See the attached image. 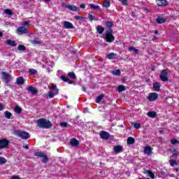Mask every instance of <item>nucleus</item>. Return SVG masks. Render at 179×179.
I'll list each match as a JSON object with an SVG mask.
<instances>
[{
	"mask_svg": "<svg viewBox=\"0 0 179 179\" xmlns=\"http://www.w3.org/2000/svg\"><path fill=\"white\" fill-rule=\"evenodd\" d=\"M34 156H36L38 159L41 157L42 159V163H45V153L41 152H35Z\"/></svg>",
	"mask_w": 179,
	"mask_h": 179,
	"instance_id": "7",
	"label": "nucleus"
},
{
	"mask_svg": "<svg viewBox=\"0 0 179 179\" xmlns=\"http://www.w3.org/2000/svg\"><path fill=\"white\" fill-rule=\"evenodd\" d=\"M2 110H3V105L0 103V111H2Z\"/></svg>",
	"mask_w": 179,
	"mask_h": 179,
	"instance_id": "55",
	"label": "nucleus"
},
{
	"mask_svg": "<svg viewBox=\"0 0 179 179\" xmlns=\"http://www.w3.org/2000/svg\"><path fill=\"white\" fill-rule=\"evenodd\" d=\"M166 20H167L163 17H158L156 20V22L158 23V24H162L163 23H166Z\"/></svg>",
	"mask_w": 179,
	"mask_h": 179,
	"instance_id": "24",
	"label": "nucleus"
},
{
	"mask_svg": "<svg viewBox=\"0 0 179 179\" xmlns=\"http://www.w3.org/2000/svg\"><path fill=\"white\" fill-rule=\"evenodd\" d=\"M6 44H8V45H10L11 47H16V45H17V43H16L15 41H12L10 39L6 41Z\"/></svg>",
	"mask_w": 179,
	"mask_h": 179,
	"instance_id": "25",
	"label": "nucleus"
},
{
	"mask_svg": "<svg viewBox=\"0 0 179 179\" xmlns=\"http://www.w3.org/2000/svg\"><path fill=\"white\" fill-rule=\"evenodd\" d=\"M6 163V159L0 157V164H5Z\"/></svg>",
	"mask_w": 179,
	"mask_h": 179,
	"instance_id": "48",
	"label": "nucleus"
},
{
	"mask_svg": "<svg viewBox=\"0 0 179 179\" xmlns=\"http://www.w3.org/2000/svg\"><path fill=\"white\" fill-rule=\"evenodd\" d=\"M67 76H69V78L71 79H73V80H76L77 79L76 74H75L74 72H69L67 73Z\"/></svg>",
	"mask_w": 179,
	"mask_h": 179,
	"instance_id": "26",
	"label": "nucleus"
},
{
	"mask_svg": "<svg viewBox=\"0 0 179 179\" xmlns=\"http://www.w3.org/2000/svg\"><path fill=\"white\" fill-rule=\"evenodd\" d=\"M83 92H87V91H86V87H83Z\"/></svg>",
	"mask_w": 179,
	"mask_h": 179,
	"instance_id": "57",
	"label": "nucleus"
},
{
	"mask_svg": "<svg viewBox=\"0 0 179 179\" xmlns=\"http://www.w3.org/2000/svg\"><path fill=\"white\" fill-rule=\"evenodd\" d=\"M9 147V140L6 138H2L0 140V150L2 149H6Z\"/></svg>",
	"mask_w": 179,
	"mask_h": 179,
	"instance_id": "5",
	"label": "nucleus"
},
{
	"mask_svg": "<svg viewBox=\"0 0 179 179\" xmlns=\"http://www.w3.org/2000/svg\"><path fill=\"white\" fill-rule=\"evenodd\" d=\"M2 78L3 79H4V80H6L8 83V82H9L10 79V75H9V73H6V72H3L2 73Z\"/></svg>",
	"mask_w": 179,
	"mask_h": 179,
	"instance_id": "22",
	"label": "nucleus"
},
{
	"mask_svg": "<svg viewBox=\"0 0 179 179\" xmlns=\"http://www.w3.org/2000/svg\"><path fill=\"white\" fill-rule=\"evenodd\" d=\"M169 163H170V165L171 166V167H174V166H178V164L177 161H176L174 159H170Z\"/></svg>",
	"mask_w": 179,
	"mask_h": 179,
	"instance_id": "37",
	"label": "nucleus"
},
{
	"mask_svg": "<svg viewBox=\"0 0 179 179\" xmlns=\"http://www.w3.org/2000/svg\"><path fill=\"white\" fill-rule=\"evenodd\" d=\"M113 150L115 153L118 154V153H121L122 152V146L118 145H115L113 148Z\"/></svg>",
	"mask_w": 179,
	"mask_h": 179,
	"instance_id": "23",
	"label": "nucleus"
},
{
	"mask_svg": "<svg viewBox=\"0 0 179 179\" xmlns=\"http://www.w3.org/2000/svg\"><path fill=\"white\" fill-rule=\"evenodd\" d=\"M31 44H34V45H37V44H40V41H37L36 39H34L32 41H31Z\"/></svg>",
	"mask_w": 179,
	"mask_h": 179,
	"instance_id": "49",
	"label": "nucleus"
},
{
	"mask_svg": "<svg viewBox=\"0 0 179 179\" xmlns=\"http://www.w3.org/2000/svg\"><path fill=\"white\" fill-rule=\"evenodd\" d=\"M103 6H104V8H110V6H111V2L106 0L103 1Z\"/></svg>",
	"mask_w": 179,
	"mask_h": 179,
	"instance_id": "35",
	"label": "nucleus"
},
{
	"mask_svg": "<svg viewBox=\"0 0 179 179\" xmlns=\"http://www.w3.org/2000/svg\"><path fill=\"white\" fill-rule=\"evenodd\" d=\"M147 115L150 117V118H155L157 116V113L155 111H150L147 113Z\"/></svg>",
	"mask_w": 179,
	"mask_h": 179,
	"instance_id": "29",
	"label": "nucleus"
},
{
	"mask_svg": "<svg viewBox=\"0 0 179 179\" xmlns=\"http://www.w3.org/2000/svg\"><path fill=\"white\" fill-rule=\"evenodd\" d=\"M135 143V138L134 137H129L127 138V145H134Z\"/></svg>",
	"mask_w": 179,
	"mask_h": 179,
	"instance_id": "31",
	"label": "nucleus"
},
{
	"mask_svg": "<svg viewBox=\"0 0 179 179\" xmlns=\"http://www.w3.org/2000/svg\"><path fill=\"white\" fill-rule=\"evenodd\" d=\"M134 127L136 128V129H140V128H142V124L141 123L135 122L134 124Z\"/></svg>",
	"mask_w": 179,
	"mask_h": 179,
	"instance_id": "43",
	"label": "nucleus"
},
{
	"mask_svg": "<svg viewBox=\"0 0 179 179\" xmlns=\"http://www.w3.org/2000/svg\"><path fill=\"white\" fill-rule=\"evenodd\" d=\"M120 128H124V125H122V124H120Z\"/></svg>",
	"mask_w": 179,
	"mask_h": 179,
	"instance_id": "62",
	"label": "nucleus"
},
{
	"mask_svg": "<svg viewBox=\"0 0 179 179\" xmlns=\"http://www.w3.org/2000/svg\"><path fill=\"white\" fill-rule=\"evenodd\" d=\"M29 29H30V21H24L22 26L19 27L16 29L17 34H27L29 33Z\"/></svg>",
	"mask_w": 179,
	"mask_h": 179,
	"instance_id": "2",
	"label": "nucleus"
},
{
	"mask_svg": "<svg viewBox=\"0 0 179 179\" xmlns=\"http://www.w3.org/2000/svg\"><path fill=\"white\" fill-rule=\"evenodd\" d=\"M4 13H6V15H9L10 16H12V15H13V12H12L10 9L4 10Z\"/></svg>",
	"mask_w": 179,
	"mask_h": 179,
	"instance_id": "44",
	"label": "nucleus"
},
{
	"mask_svg": "<svg viewBox=\"0 0 179 179\" xmlns=\"http://www.w3.org/2000/svg\"><path fill=\"white\" fill-rule=\"evenodd\" d=\"M122 5H128V0H122Z\"/></svg>",
	"mask_w": 179,
	"mask_h": 179,
	"instance_id": "52",
	"label": "nucleus"
},
{
	"mask_svg": "<svg viewBox=\"0 0 179 179\" xmlns=\"http://www.w3.org/2000/svg\"><path fill=\"white\" fill-rule=\"evenodd\" d=\"M145 174H148L152 179L155 178V173L150 170H145Z\"/></svg>",
	"mask_w": 179,
	"mask_h": 179,
	"instance_id": "32",
	"label": "nucleus"
},
{
	"mask_svg": "<svg viewBox=\"0 0 179 179\" xmlns=\"http://www.w3.org/2000/svg\"><path fill=\"white\" fill-rule=\"evenodd\" d=\"M175 171H176V173H178V171H179L178 168H176V169H175Z\"/></svg>",
	"mask_w": 179,
	"mask_h": 179,
	"instance_id": "61",
	"label": "nucleus"
},
{
	"mask_svg": "<svg viewBox=\"0 0 179 179\" xmlns=\"http://www.w3.org/2000/svg\"><path fill=\"white\" fill-rule=\"evenodd\" d=\"M4 117H6V118H7L8 120H10V117H12V113L10 112L7 110L4 112Z\"/></svg>",
	"mask_w": 179,
	"mask_h": 179,
	"instance_id": "36",
	"label": "nucleus"
},
{
	"mask_svg": "<svg viewBox=\"0 0 179 179\" xmlns=\"http://www.w3.org/2000/svg\"><path fill=\"white\" fill-rule=\"evenodd\" d=\"M152 150L153 148L150 145H147L144 148V153L145 155H148V156H150L152 153H153Z\"/></svg>",
	"mask_w": 179,
	"mask_h": 179,
	"instance_id": "13",
	"label": "nucleus"
},
{
	"mask_svg": "<svg viewBox=\"0 0 179 179\" xmlns=\"http://www.w3.org/2000/svg\"><path fill=\"white\" fill-rule=\"evenodd\" d=\"M29 72L30 75H36V73H37V70H36L34 69H29Z\"/></svg>",
	"mask_w": 179,
	"mask_h": 179,
	"instance_id": "45",
	"label": "nucleus"
},
{
	"mask_svg": "<svg viewBox=\"0 0 179 179\" xmlns=\"http://www.w3.org/2000/svg\"><path fill=\"white\" fill-rule=\"evenodd\" d=\"M167 75H169L167 70L163 69L159 75V79H161L163 82L169 81V77H167Z\"/></svg>",
	"mask_w": 179,
	"mask_h": 179,
	"instance_id": "6",
	"label": "nucleus"
},
{
	"mask_svg": "<svg viewBox=\"0 0 179 179\" xmlns=\"http://www.w3.org/2000/svg\"><path fill=\"white\" fill-rule=\"evenodd\" d=\"M63 29H75V26L69 21H64L63 22Z\"/></svg>",
	"mask_w": 179,
	"mask_h": 179,
	"instance_id": "12",
	"label": "nucleus"
},
{
	"mask_svg": "<svg viewBox=\"0 0 179 179\" xmlns=\"http://www.w3.org/2000/svg\"><path fill=\"white\" fill-rule=\"evenodd\" d=\"M59 125L62 128H66V127H68V123L66 122H61Z\"/></svg>",
	"mask_w": 179,
	"mask_h": 179,
	"instance_id": "46",
	"label": "nucleus"
},
{
	"mask_svg": "<svg viewBox=\"0 0 179 179\" xmlns=\"http://www.w3.org/2000/svg\"><path fill=\"white\" fill-rule=\"evenodd\" d=\"M51 0H45V2H50Z\"/></svg>",
	"mask_w": 179,
	"mask_h": 179,
	"instance_id": "63",
	"label": "nucleus"
},
{
	"mask_svg": "<svg viewBox=\"0 0 179 179\" xmlns=\"http://www.w3.org/2000/svg\"><path fill=\"white\" fill-rule=\"evenodd\" d=\"M171 145H179V141L177 138H172L171 139Z\"/></svg>",
	"mask_w": 179,
	"mask_h": 179,
	"instance_id": "40",
	"label": "nucleus"
},
{
	"mask_svg": "<svg viewBox=\"0 0 179 179\" xmlns=\"http://www.w3.org/2000/svg\"><path fill=\"white\" fill-rule=\"evenodd\" d=\"M49 92L46 95L47 99H54L55 96H57L59 92L58 87H57V85L52 83L48 85Z\"/></svg>",
	"mask_w": 179,
	"mask_h": 179,
	"instance_id": "1",
	"label": "nucleus"
},
{
	"mask_svg": "<svg viewBox=\"0 0 179 179\" xmlns=\"http://www.w3.org/2000/svg\"><path fill=\"white\" fill-rule=\"evenodd\" d=\"M127 90V87H125V85H120L117 87V92L118 93H121L122 92H125Z\"/></svg>",
	"mask_w": 179,
	"mask_h": 179,
	"instance_id": "27",
	"label": "nucleus"
},
{
	"mask_svg": "<svg viewBox=\"0 0 179 179\" xmlns=\"http://www.w3.org/2000/svg\"><path fill=\"white\" fill-rule=\"evenodd\" d=\"M80 8H81V9H85V8H86V5L82 3V4H80Z\"/></svg>",
	"mask_w": 179,
	"mask_h": 179,
	"instance_id": "54",
	"label": "nucleus"
},
{
	"mask_svg": "<svg viewBox=\"0 0 179 179\" xmlns=\"http://www.w3.org/2000/svg\"><path fill=\"white\" fill-rule=\"evenodd\" d=\"M106 58L108 59H117L118 58V54L114 52L107 54Z\"/></svg>",
	"mask_w": 179,
	"mask_h": 179,
	"instance_id": "16",
	"label": "nucleus"
},
{
	"mask_svg": "<svg viewBox=\"0 0 179 179\" xmlns=\"http://www.w3.org/2000/svg\"><path fill=\"white\" fill-rule=\"evenodd\" d=\"M99 135H100L101 139H103L105 141L110 139V135L107 131H102L100 132Z\"/></svg>",
	"mask_w": 179,
	"mask_h": 179,
	"instance_id": "11",
	"label": "nucleus"
},
{
	"mask_svg": "<svg viewBox=\"0 0 179 179\" xmlns=\"http://www.w3.org/2000/svg\"><path fill=\"white\" fill-rule=\"evenodd\" d=\"M178 101H179V99H178Z\"/></svg>",
	"mask_w": 179,
	"mask_h": 179,
	"instance_id": "64",
	"label": "nucleus"
},
{
	"mask_svg": "<svg viewBox=\"0 0 179 179\" xmlns=\"http://www.w3.org/2000/svg\"><path fill=\"white\" fill-rule=\"evenodd\" d=\"M168 152L169 153H172L171 157H177V156H178V154H179L178 150L176 148L169 149Z\"/></svg>",
	"mask_w": 179,
	"mask_h": 179,
	"instance_id": "14",
	"label": "nucleus"
},
{
	"mask_svg": "<svg viewBox=\"0 0 179 179\" xmlns=\"http://www.w3.org/2000/svg\"><path fill=\"white\" fill-rule=\"evenodd\" d=\"M103 98H104V94H101L99 96H97L96 103H100V101H101V100H103Z\"/></svg>",
	"mask_w": 179,
	"mask_h": 179,
	"instance_id": "38",
	"label": "nucleus"
},
{
	"mask_svg": "<svg viewBox=\"0 0 179 179\" xmlns=\"http://www.w3.org/2000/svg\"><path fill=\"white\" fill-rule=\"evenodd\" d=\"M75 19H76V20H81V19H83V17H82L81 16H79V15H76Z\"/></svg>",
	"mask_w": 179,
	"mask_h": 179,
	"instance_id": "51",
	"label": "nucleus"
},
{
	"mask_svg": "<svg viewBox=\"0 0 179 179\" xmlns=\"http://www.w3.org/2000/svg\"><path fill=\"white\" fill-rule=\"evenodd\" d=\"M65 8H68V9H69V10H73V12L79 11V8L78 7H76V6L66 5Z\"/></svg>",
	"mask_w": 179,
	"mask_h": 179,
	"instance_id": "19",
	"label": "nucleus"
},
{
	"mask_svg": "<svg viewBox=\"0 0 179 179\" xmlns=\"http://www.w3.org/2000/svg\"><path fill=\"white\" fill-rule=\"evenodd\" d=\"M106 26L108 28V30H106V31H113V27H114V23L113 22V21L106 22Z\"/></svg>",
	"mask_w": 179,
	"mask_h": 179,
	"instance_id": "15",
	"label": "nucleus"
},
{
	"mask_svg": "<svg viewBox=\"0 0 179 179\" xmlns=\"http://www.w3.org/2000/svg\"><path fill=\"white\" fill-rule=\"evenodd\" d=\"M38 128H45V118H41L36 120Z\"/></svg>",
	"mask_w": 179,
	"mask_h": 179,
	"instance_id": "10",
	"label": "nucleus"
},
{
	"mask_svg": "<svg viewBox=\"0 0 179 179\" xmlns=\"http://www.w3.org/2000/svg\"><path fill=\"white\" fill-rule=\"evenodd\" d=\"M90 6L92 9H94V10H97L99 9H100V6H96L94 3H90Z\"/></svg>",
	"mask_w": 179,
	"mask_h": 179,
	"instance_id": "39",
	"label": "nucleus"
},
{
	"mask_svg": "<svg viewBox=\"0 0 179 179\" xmlns=\"http://www.w3.org/2000/svg\"><path fill=\"white\" fill-rule=\"evenodd\" d=\"M17 50L19 51H26V46L23 45H19L17 47Z\"/></svg>",
	"mask_w": 179,
	"mask_h": 179,
	"instance_id": "42",
	"label": "nucleus"
},
{
	"mask_svg": "<svg viewBox=\"0 0 179 179\" xmlns=\"http://www.w3.org/2000/svg\"><path fill=\"white\" fill-rule=\"evenodd\" d=\"M60 79H61V80H62L63 82H66L69 85H76V83H75L74 80H71L69 79V78H68L67 76H61Z\"/></svg>",
	"mask_w": 179,
	"mask_h": 179,
	"instance_id": "9",
	"label": "nucleus"
},
{
	"mask_svg": "<svg viewBox=\"0 0 179 179\" xmlns=\"http://www.w3.org/2000/svg\"><path fill=\"white\" fill-rule=\"evenodd\" d=\"M155 34H159V31L155 30Z\"/></svg>",
	"mask_w": 179,
	"mask_h": 179,
	"instance_id": "60",
	"label": "nucleus"
},
{
	"mask_svg": "<svg viewBox=\"0 0 179 179\" xmlns=\"http://www.w3.org/2000/svg\"><path fill=\"white\" fill-rule=\"evenodd\" d=\"M15 135L18 136V138H21V139L27 140L30 138V134L27 131H22L20 130H15L14 131Z\"/></svg>",
	"mask_w": 179,
	"mask_h": 179,
	"instance_id": "3",
	"label": "nucleus"
},
{
	"mask_svg": "<svg viewBox=\"0 0 179 179\" xmlns=\"http://www.w3.org/2000/svg\"><path fill=\"white\" fill-rule=\"evenodd\" d=\"M17 85H23L24 83V78L22 76L17 78Z\"/></svg>",
	"mask_w": 179,
	"mask_h": 179,
	"instance_id": "30",
	"label": "nucleus"
},
{
	"mask_svg": "<svg viewBox=\"0 0 179 179\" xmlns=\"http://www.w3.org/2000/svg\"><path fill=\"white\" fill-rule=\"evenodd\" d=\"M158 6H167L169 5V1L167 0H157Z\"/></svg>",
	"mask_w": 179,
	"mask_h": 179,
	"instance_id": "17",
	"label": "nucleus"
},
{
	"mask_svg": "<svg viewBox=\"0 0 179 179\" xmlns=\"http://www.w3.org/2000/svg\"><path fill=\"white\" fill-rule=\"evenodd\" d=\"M15 113L16 114H22V108H20L19 106H16L14 108Z\"/></svg>",
	"mask_w": 179,
	"mask_h": 179,
	"instance_id": "34",
	"label": "nucleus"
},
{
	"mask_svg": "<svg viewBox=\"0 0 179 179\" xmlns=\"http://www.w3.org/2000/svg\"><path fill=\"white\" fill-rule=\"evenodd\" d=\"M105 40L106 43H113L115 40V37L113 35V31H106Z\"/></svg>",
	"mask_w": 179,
	"mask_h": 179,
	"instance_id": "4",
	"label": "nucleus"
},
{
	"mask_svg": "<svg viewBox=\"0 0 179 179\" xmlns=\"http://www.w3.org/2000/svg\"><path fill=\"white\" fill-rule=\"evenodd\" d=\"M11 179H20V177H19L17 176H13L11 177Z\"/></svg>",
	"mask_w": 179,
	"mask_h": 179,
	"instance_id": "53",
	"label": "nucleus"
},
{
	"mask_svg": "<svg viewBox=\"0 0 179 179\" xmlns=\"http://www.w3.org/2000/svg\"><path fill=\"white\" fill-rule=\"evenodd\" d=\"M70 145L71 146H72L73 148H75L76 146H78V145H79V141H78L76 138H71L70 141Z\"/></svg>",
	"mask_w": 179,
	"mask_h": 179,
	"instance_id": "18",
	"label": "nucleus"
},
{
	"mask_svg": "<svg viewBox=\"0 0 179 179\" xmlns=\"http://www.w3.org/2000/svg\"><path fill=\"white\" fill-rule=\"evenodd\" d=\"M113 75H115L116 76H120L121 75V71L120 69L115 70L113 72Z\"/></svg>",
	"mask_w": 179,
	"mask_h": 179,
	"instance_id": "47",
	"label": "nucleus"
},
{
	"mask_svg": "<svg viewBox=\"0 0 179 179\" xmlns=\"http://www.w3.org/2000/svg\"><path fill=\"white\" fill-rule=\"evenodd\" d=\"M27 90H28V92H30V93H31V94H37V93H38V91H37L36 87H34L33 86H29L27 88Z\"/></svg>",
	"mask_w": 179,
	"mask_h": 179,
	"instance_id": "21",
	"label": "nucleus"
},
{
	"mask_svg": "<svg viewBox=\"0 0 179 179\" xmlns=\"http://www.w3.org/2000/svg\"><path fill=\"white\" fill-rule=\"evenodd\" d=\"M24 149H29V147L27 145H23Z\"/></svg>",
	"mask_w": 179,
	"mask_h": 179,
	"instance_id": "58",
	"label": "nucleus"
},
{
	"mask_svg": "<svg viewBox=\"0 0 179 179\" xmlns=\"http://www.w3.org/2000/svg\"><path fill=\"white\" fill-rule=\"evenodd\" d=\"M49 161H50V159H48V157H47V155H45V163H48Z\"/></svg>",
	"mask_w": 179,
	"mask_h": 179,
	"instance_id": "56",
	"label": "nucleus"
},
{
	"mask_svg": "<svg viewBox=\"0 0 179 179\" xmlns=\"http://www.w3.org/2000/svg\"><path fill=\"white\" fill-rule=\"evenodd\" d=\"M153 89L155 92H160V87H162V85L160 83L156 82L152 84Z\"/></svg>",
	"mask_w": 179,
	"mask_h": 179,
	"instance_id": "20",
	"label": "nucleus"
},
{
	"mask_svg": "<svg viewBox=\"0 0 179 179\" xmlns=\"http://www.w3.org/2000/svg\"><path fill=\"white\" fill-rule=\"evenodd\" d=\"M129 51H130V52L134 51V52H135L136 54H138L139 50L138 49L135 48V47L131 46L129 48Z\"/></svg>",
	"mask_w": 179,
	"mask_h": 179,
	"instance_id": "41",
	"label": "nucleus"
},
{
	"mask_svg": "<svg viewBox=\"0 0 179 179\" xmlns=\"http://www.w3.org/2000/svg\"><path fill=\"white\" fill-rule=\"evenodd\" d=\"M3 36V33L2 31H0V38Z\"/></svg>",
	"mask_w": 179,
	"mask_h": 179,
	"instance_id": "59",
	"label": "nucleus"
},
{
	"mask_svg": "<svg viewBox=\"0 0 179 179\" xmlns=\"http://www.w3.org/2000/svg\"><path fill=\"white\" fill-rule=\"evenodd\" d=\"M88 17L91 20H97L96 19H94V16H93L92 14H89Z\"/></svg>",
	"mask_w": 179,
	"mask_h": 179,
	"instance_id": "50",
	"label": "nucleus"
},
{
	"mask_svg": "<svg viewBox=\"0 0 179 179\" xmlns=\"http://www.w3.org/2000/svg\"><path fill=\"white\" fill-rule=\"evenodd\" d=\"M159 98V94L156 92H151L148 94V99L150 101H156Z\"/></svg>",
	"mask_w": 179,
	"mask_h": 179,
	"instance_id": "8",
	"label": "nucleus"
},
{
	"mask_svg": "<svg viewBox=\"0 0 179 179\" xmlns=\"http://www.w3.org/2000/svg\"><path fill=\"white\" fill-rule=\"evenodd\" d=\"M51 127H52V123L50 120H45V129H48L51 128Z\"/></svg>",
	"mask_w": 179,
	"mask_h": 179,
	"instance_id": "33",
	"label": "nucleus"
},
{
	"mask_svg": "<svg viewBox=\"0 0 179 179\" xmlns=\"http://www.w3.org/2000/svg\"><path fill=\"white\" fill-rule=\"evenodd\" d=\"M96 31L99 34H103L104 33V27H101V25H98L96 27Z\"/></svg>",
	"mask_w": 179,
	"mask_h": 179,
	"instance_id": "28",
	"label": "nucleus"
}]
</instances>
